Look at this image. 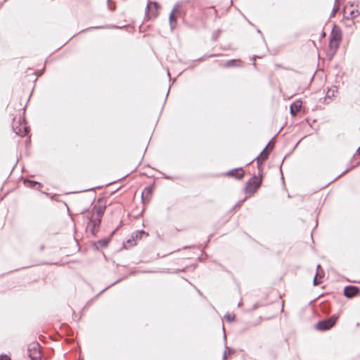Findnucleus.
<instances>
[{
	"label": "nucleus",
	"mask_w": 360,
	"mask_h": 360,
	"mask_svg": "<svg viewBox=\"0 0 360 360\" xmlns=\"http://www.w3.org/2000/svg\"><path fill=\"white\" fill-rule=\"evenodd\" d=\"M338 320V316L333 315L328 319L319 321L315 326L316 329L320 331H325L330 329L335 326Z\"/></svg>",
	"instance_id": "1"
},
{
	"label": "nucleus",
	"mask_w": 360,
	"mask_h": 360,
	"mask_svg": "<svg viewBox=\"0 0 360 360\" xmlns=\"http://www.w3.org/2000/svg\"><path fill=\"white\" fill-rule=\"evenodd\" d=\"M27 354L31 360H39L41 357L40 345L37 342L32 343L28 346Z\"/></svg>",
	"instance_id": "2"
},
{
	"label": "nucleus",
	"mask_w": 360,
	"mask_h": 360,
	"mask_svg": "<svg viewBox=\"0 0 360 360\" xmlns=\"http://www.w3.org/2000/svg\"><path fill=\"white\" fill-rule=\"evenodd\" d=\"M260 185V180L257 176H253L250 179L246 186V191L253 193Z\"/></svg>",
	"instance_id": "3"
},
{
	"label": "nucleus",
	"mask_w": 360,
	"mask_h": 360,
	"mask_svg": "<svg viewBox=\"0 0 360 360\" xmlns=\"http://www.w3.org/2000/svg\"><path fill=\"white\" fill-rule=\"evenodd\" d=\"M101 219L102 218L91 214V216L89 219V227L91 229L93 233H94L96 230L99 227Z\"/></svg>",
	"instance_id": "4"
},
{
	"label": "nucleus",
	"mask_w": 360,
	"mask_h": 360,
	"mask_svg": "<svg viewBox=\"0 0 360 360\" xmlns=\"http://www.w3.org/2000/svg\"><path fill=\"white\" fill-rule=\"evenodd\" d=\"M179 4H176L170 15H169V23H170V27H171V29L173 30L175 26H176V13L179 12Z\"/></svg>",
	"instance_id": "5"
},
{
	"label": "nucleus",
	"mask_w": 360,
	"mask_h": 360,
	"mask_svg": "<svg viewBox=\"0 0 360 360\" xmlns=\"http://www.w3.org/2000/svg\"><path fill=\"white\" fill-rule=\"evenodd\" d=\"M340 41V37L338 34L333 35L330 39L329 46L331 50L336 51V49L339 46V43Z\"/></svg>",
	"instance_id": "6"
},
{
	"label": "nucleus",
	"mask_w": 360,
	"mask_h": 360,
	"mask_svg": "<svg viewBox=\"0 0 360 360\" xmlns=\"http://www.w3.org/2000/svg\"><path fill=\"white\" fill-rule=\"evenodd\" d=\"M272 141H271L269 144L266 146V148L260 153L259 155L257 158L258 165L262 163L268 158L269 152L267 151V148L270 146Z\"/></svg>",
	"instance_id": "7"
},
{
	"label": "nucleus",
	"mask_w": 360,
	"mask_h": 360,
	"mask_svg": "<svg viewBox=\"0 0 360 360\" xmlns=\"http://www.w3.org/2000/svg\"><path fill=\"white\" fill-rule=\"evenodd\" d=\"M227 174L229 176H233L236 179H240L243 177L245 172L242 168H237L233 170L229 171Z\"/></svg>",
	"instance_id": "8"
},
{
	"label": "nucleus",
	"mask_w": 360,
	"mask_h": 360,
	"mask_svg": "<svg viewBox=\"0 0 360 360\" xmlns=\"http://www.w3.org/2000/svg\"><path fill=\"white\" fill-rule=\"evenodd\" d=\"M105 210V206L95 205L91 210V214H93L94 215H96V217L102 218L103 215L104 214Z\"/></svg>",
	"instance_id": "9"
},
{
	"label": "nucleus",
	"mask_w": 360,
	"mask_h": 360,
	"mask_svg": "<svg viewBox=\"0 0 360 360\" xmlns=\"http://www.w3.org/2000/svg\"><path fill=\"white\" fill-rule=\"evenodd\" d=\"M302 107V103L300 101H296L290 105V112L292 115H296L297 112H298Z\"/></svg>",
	"instance_id": "10"
},
{
	"label": "nucleus",
	"mask_w": 360,
	"mask_h": 360,
	"mask_svg": "<svg viewBox=\"0 0 360 360\" xmlns=\"http://www.w3.org/2000/svg\"><path fill=\"white\" fill-rule=\"evenodd\" d=\"M14 131L20 136H24L27 134V128L25 124H22L19 129L13 127Z\"/></svg>",
	"instance_id": "11"
},
{
	"label": "nucleus",
	"mask_w": 360,
	"mask_h": 360,
	"mask_svg": "<svg viewBox=\"0 0 360 360\" xmlns=\"http://www.w3.org/2000/svg\"><path fill=\"white\" fill-rule=\"evenodd\" d=\"M14 131L20 136H24L27 134V128L25 124H22L19 129L13 127Z\"/></svg>",
	"instance_id": "12"
},
{
	"label": "nucleus",
	"mask_w": 360,
	"mask_h": 360,
	"mask_svg": "<svg viewBox=\"0 0 360 360\" xmlns=\"http://www.w3.org/2000/svg\"><path fill=\"white\" fill-rule=\"evenodd\" d=\"M359 11L355 9H352V10L349 11V13L347 11V8L345 9V16L347 19L354 18L359 15Z\"/></svg>",
	"instance_id": "13"
},
{
	"label": "nucleus",
	"mask_w": 360,
	"mask_h": 360,
	"mask_svg": "<svg viewBox=\"0 0 360 360\" xmlns=\"http://www.w3.org/2000/svg\"><path fill=\"white\" fill-rule=\"evenodd\" d=\"M158 4L156 2H150L147 6V10L150 11V10L154 9L155 11L153 13V15L154 16H156L155 12L158 11Z\"/></svg>",
	"instance_id": "14"
},
{
	"label": "nucleus",
	"mask_w": 360,
	"mask_h": 360,
	"mask_svg": "<svg viewBox=\"0 0 360 360\" xmlns=\"http://www.w3.org/2000/svg\"><path fill=\"white\" fill-rule=\"evenodd\" d=\"M345 293H347V292H359V288L356 287V286H346L345 288H344V292Z\"/></svg>",
	"instance_id": "15"
},
{
	"label": "nucleus",
	"mask_w": 360,
	"mask_h": 360,
	"mask_svg": "<svg viewBox=\"0 0 360 360\" xmlns=\"http://www.w3.org/2000/svg\"><path fill=\"white\" fill-rule=\"evenodd\" d=\"M25 184L27 186V187H30V188H34V186L36 185H38L39 187H41V184L37 182V181H30V180H25L24 181Z\"/></svg>",
	"instance_id": "16"
},
{
	"label": "nucleus",
	"mask_w": 360,
	"mask_h": 360,
	"mask_svg": "<svg viewBox=\"0 0 360 360\" xmlns=\"http://www.w3.org/2000/svg\"><path fill=\"white\" fill-rule=\"evenodd\" d=\"M152 190L150 187L146 188L142 193V199L144 200V195L150 196L151 194Z\"/></svg>",
	"instance_id": "17"
},
{
	"label": "nucleus",
	"mask_w": 360,
	"mask_h": 360,
	"mask_svg": "<svg viewBox=\"0 0 360 360\" xmlns=\"http://www.w3.org/2000/svg\"><path fill=\"white\" fill-rule=\"evenodd\" d=\"M224 317L227 320V321H229V322H232L235 319V315L234 314H227L225 315Z\"/></svg>",
	"instance_id": "18"
},
{
	"label": "nucleus",
	"mask_w": 360,
	"mask_h": 360,
	"mask_svg": "<svg viewBox=\"0 0 360 360\" xmlns=\"http://www.w3.org/2000/svg\"><path fill=\"white\" fill-rule=\"evenodd\" d=\"M236 60H230L226 62L225 66L227 68L231 67V66H234V65H236Z\"/></svg>",
	"instance_id": "19"
},
{
	"label": "nucleus",
	"mask_w": 360,
	"mask_h": 360,
	"mask_svg": "<svg viewBox=\"0 0 360 360\" xmlns=\"http://www.w3.org/2000/svg\"><path fill=\"white\" fill-rule=\"evenodd\" d=\"M339 10V6L338 5H335L333 8V11H332V15L334 16L335 15V13L338 11Z\"/></svg>",
	"instance_id": "20"
},
{
	"label": "nucleus",
	"mask_w": 360,
	"mask_h": 360,
	"mask_svg": "<svg viewBox=\"0 0 360 360\" xmlns=\"http://www.w3.org/2000/svg\"><path fill=\"white\" fill-rule=\"evenodd\" d=\"M0 360H11V358L6 354L0 355Z\"/></svg>",
	"instance_id": "21"
},
{
	"label": "nucleus",
	"mask_w": 360,
	"mask_h": 360,
	"mask_svg": "<svg viewBox=\"0 0 360 360\" xmlns=\"http://www.w3.org/2000/svg\"><path fill=\"white\" fill-rule=\"evenodd\" d=\"M226 348L227 352H228L229 355L234 354V352H235L234 349H233L231 348H229V347H226Z\"/></svg>",
	"instance_id": "22"
},
{
	"label": "nucleus",
	"mask_w": 360,
	"mask_h": 360,
	"mask_svg": "<svg viewBox=\"0 0 360 360\" xmlns=\"http://www.w3.org/2000/svg\"><path fill=\"white\" fill-rule=\"evenodd\" d=\"M318 275H319V274L317 273L316 275L314 278V281H313L314 282V285H317L318 283H320L319 281H318V278H317Z\"/></svg>",
	"instance_id": "23"
},
{
	"label": "nucleus",
	"mask_w": 360,
	"mask_h": 360,
	"mask_svg": "<svg viewBox=\"0 0 360 360\" xmlns=\"http://www.w3.org/2000/svg\"><path fill=\"white\" fill-rule=\"evenodd\" d=\"M347 298L352 299L353 298L356 294H343Z\"/></svg>",
	"instance_id": "24"
},
{
	"label": "nucleus",
	"mask_w": 360,
	"mask_h": 360,
	"mask_svg": "<svg viewBox=\"0 0 360 360\" xmlns=\"http://www.w3.org/2000/svg\"><path fill=\"white\" fill-rule=\"evenodd\" d=\"M259 306H261V305L257 303L255 304L252 308V310H255V309H257Z\"/></svg>",
	"instance_id": "25"
},
{
	"label": "nucleus",
	"mask_w": 360,
	"mask_h": 360,
	"mask_svg": "<svg viewBox=\"0 0 360 360\" xmlns=\"http://www.w3.org/2000/svg\"><path fill=\"white\" fill-rule=\"evenodd\" d=\"M226 352H224V354H223V360H226Z\"/></svg>",
	"instance_id": "26"
},
{
	"label": "nucleus",
	"mask_w": 360,
	"mask_h": 360,
	"mask_svg": "<svg viewBox=\"0 0 360 360\" xmlns=\"http://www.w3.org/2000/svg\"><path fill=\"white\" fill-rule=\"evenodd\" d=\"M327 96L330 97V90H329L328 92H327Z\"/></svg>",
	"instance_id": "27"
},
{
	"label": "nucleus",
	"mask_w": 360,
	"mask_h": 360,
	"mask_svg": "<svg viewBox=\"0 0 360 360\" xmlns=\"http://www.w3.org/2000/svg\"><path fill=\"white\" fill-rule=\"evenodd\" d=\"M330 95L334 96V91L333 90V93H330Z\"/></svg>",
	"instance_id": "28"
},
{
	"label": "nucleus",
	"mask_w": 360,
	"mask_h": 360,
	"mask_svg": "<svg viewBox=\"0 0 360 360\" xmlns=\"http://www.w3.org/2000/svg\"><path fill=\"white\" fill-rule=\"evenodd\" d=\"M330 95L334 96V91L333 90V93H330Z\"/></svg>",
	"instance_id": "29"
},
{
	"label": "nucleus",
	"mask_w": 360,
	"mask_h": 360,
	"mask_svg": "<svg viewBox=\"0 0 360 360\" xmlns=\"http://www.w3.org/2000/svg\"><path fill=\"white\" fill-rule=\"evenodd\" d=\"M147 12H148V15H150V14L148 13V12H149V11H148V10H147ZM148 18H150V15H148Z\"/></svg>",
	"instance_id": "30"
},
{
	"label": "nucleus",
	"mask_w": 360,
	"mask_h": 360,
	"mask_svg": "<svg viewBox=\"0 0 360 360\" xmlns=\"http://www.w3.org/2000/svg\"><path fill=\"white\" fill-rule=\"evenodd\" d=\"M320 267H321V266H320V265H319H319H317V269H319Z\"/></svg>",
	"instance_id": "31"
},
{
	"label": "nucleus",
	"mask_w": 360,
	"mask_h": 360,
	"mask_svg": "<svg viewBox=\"0 0 360 360\" xmlns=\"http://www.w3.org/2000/svg\"><path fill=\"white\" fill-rule=\"evenodd\" d=\"M323 295V294H320V295L318 297H321Z\"/></svg>",
	"instance_id": "32"
},
{
	"label": "nucleus",
	"mask_w": 360,
	"mask_h": 360,
	"mask_svg": "<svg viewBox=\"0 0 360 360\" xmlns=\"http://www.w3.org/2000/svg\"><path fill=\"white\" fill-rule=\"evenodd\" d=\"M359 155H360V148H359Z\"/></svg>",
	"instance_id": "33"
}]
</instances>
